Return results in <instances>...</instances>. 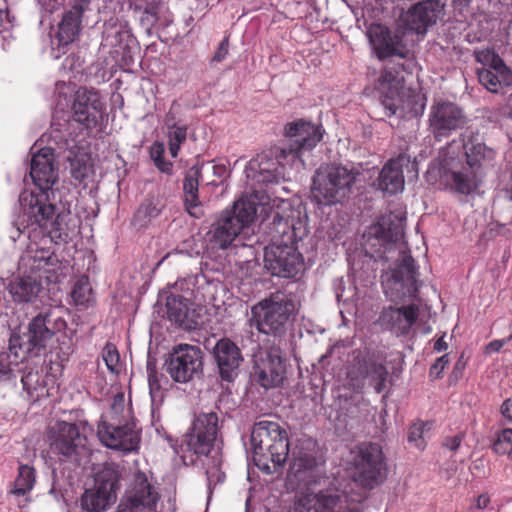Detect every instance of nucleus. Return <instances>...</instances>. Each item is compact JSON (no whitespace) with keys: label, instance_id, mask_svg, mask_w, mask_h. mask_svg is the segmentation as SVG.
Wrapping results in <instances>:
<instances>
[{"label":"nucleus","instance_id":"1","mask_svg":"<svg viewBox=\"0 0 512 512\" xmlns=\"http://www.w3.org/2000/svg\"><path fill=\"white\" fill-rule=\"evenodd\" d=\"M262 213V225L272 238V243L264 250L265 269L273 276L296 277L304 267L301 253L293 246V242L304 235L303 207L290 200L273 199L262 205Z\"/></svg>","mask_w":512,"mask_h":512},{"label":"nucleus","instance_id":"2","mask_svg":"<svg viewBox=\"0 0 512 512\" xmlns=\"http://www.w3.org/2000/svg\"><path fill=\"white\" fill-rule=\"evenodd\" d=\"M251 444L255 465L266 473L274 472L287 460L288 436L277 422L263 420L254 424Z\"/></svg>","mask_w":512,"mask_h":512},{"label":"nucleus","instance_id":"3","mask_svg":"<svg viewBox=\"0 0 512 512\" xmlns=\"http://www.w3.org/2000/svg\"><path fill=\"white\" fill-rule=\"evenodd\" d=\"M295 512H362L358 502L340 488L336 478L303 491Z\"/></svg>","mask_w":512,"mask_h":512},{"label":"nucleus","instance_id":"4","mask_svg":"<svg viewBox=\"0 0 512 512\" xmlns=\"http://www.w3.org/2000/svg\"><path fill=\"white\" fill-rule=\"evenodd\" d=\"M358 173L342 165L320 166L312 179L311 193L321 205H334L348 196Z\"/></svg>","mask_w":512,"mask_h":512},{"label":"nucleus","instance_id":"5","mask_svg":"<svg viewBox=\"0 0 512 512\" xmlns=\"http://www.w3.org/2000/svg\"><path fill=\"white\" fill-rule=\"evenodd\" d=\"M257 211L255 197H242L235 201L232 209L224 211L211 226V243L219 249L228 248L239 233L253 222Z\"/></svg>","mask_w":512,"mask_h":512},{"label":"nucleus","instance_id":"6","mask_svg":"<svg viewBox=\"0 0 512 512\" xmlns=\"http://www.w3.org/2000/svg\"><path fill=\"white\" fill-rule=\"evenodd\" d=\"M296 306L291 294L276 291L252 307V321L261 333L281 334L290 316L296 311Z\"/></svg>","mask_w":512,"mask_h":512},{"label":"nucleus","instance_id":"7","mask_svg":"<svg viewBox=\"0 0 512 512\" xmlns=\"http://www.w3.org/2000/svg\"><path fill=\"white\" fill-rule=\"evenodd\" d=\"M352 479L372 489L386 478L387 466L380 445L362 443L351 451Z\"/></svg>","mask_w":512,"mask_h":512},{"label":"nucleus","instance_id":"8","mask_svg":"<svg viewBox=\"0 0 512 512\" xmlns=\"http://www.w3.org/2000/svg\"><path fill=\"white\" fill-rule=\"evenodd\" d=\"M295 161L293 151L274 146L253 158L246 167V177L256 183H278L285 178V167Z\"/></svg>","mask_w":512,"mask_h":512},{"label":"nucleus","instance_id":"9","mask_svg":"<svg viewBox=\"0 0 512 512\" xmlns=\"http://www.w3.org/2000/svg\"><path fill=\"white\" fill-rule=\"evenodd\" d=\"M19 201L29 226H37L51 237H61L62 233L67 236L62 226L64 216H55V207L47 202L43 191L38 194L25 191L21 193Z\"/></svg>","mask_w":512,"mask_h":512},{"label":"nucleus","instance_id":"10","mask_svg":"<svg viewBox=\"0 0 512 512\" xmlns=\"http://www.w3.org/2000/svg\"><path fill=\"white\" fill-rule=\"evenodd\" d=\"M355 353L353 363L347 371L349 387L360 393L365 387L366 379H369L370 385L374 387L375 391L378 394L382 393L386 387L388 376L386 367L369 354H363L360 351Z\"/></svg>","mask_w":512,"mask_h":512},{"label":"nucleus","instance_id":"11","mask_svg":"<svg viewBox=\"0 0 512 512\" xmlns=\"http://www.w3.org/2000/svg\"><path fill=\"white\" fill-rule=\"evenodd\" d=\"M165 370L179 383H187L203 372V353L199 347L189 344L175 346L165 362Z\"/></svg>","mask_w":512,"mask_h":512},{"label":"nucleus","instance_id":"12","mask_svg":"<svg viewBox=\"0 0 512 512\" xmlns=\"http://www.w3.org/2000/svg\"><path fill=\"white\" fill-rule=\"evenodd\" d=\"M467 123L468 118L464 110L456 103L436 101L429 109L428 129L437 141L463 129Z\"/></svg>","mask_w":512,"mask_h":512},{"label":"nucleus","instance_id":"13","mask_svg":"<svg viewBox=\"0 0 512 512\" xmlns=\"http://www.w3.org/2000/svg\"><path fill=\"white\" fill-rule=\"evenodd\" d=\"M50 448L53 453L65 460L80 463L90 455L87 437L76 424L62 422L57 425L51 437Z\"/></svg>","mask_w":512,"mask_h":512},{"label":"nucleus","instance_id":"14","mask_svg":"<svg viewBox=\"0 0 512 512\" xmlns=\"http://www.w3.org/2000/svg\"><path fill=\"white\" fill-rule=\"evenodd\" d=\"M218 432V416L214 412L200 413L185 434L181 449L196 455H208L212 450Z\"/></svg>","mask_w":512,"mask_h":512},{"label":"nucleus","instance_id":"15","mask_svg":"<svg viewBox=\"0 0 512 512\" xmlns=\"http://www.w3.org/2000/svg\"><path fill=\"white\" fill-rule=\"evenodd\" d=\"M97 436L104 446L123 453L136 451L140 443V433L133 422L99 421Z\"/></svg>","mask_w":512,"mask_h":512},{"label":"nucleus","instance_id":"16","mask_svg":"<svg viewBox=\"0 0 512 512\" xmlns=\"http://www.w3.org/2000/svg\"><path fill=\"white\" fill-rule=\"evenodd\" d=\"M160 498L145 473L137 471L120 505L131 512H157Z\"/></svg>","mask_w":512,"mask_h":512},{"label":"nucleus","instance_id":"17","mask_svg":"<svg viewBox=\"0 0 512 512\" xmlns=\"http://www.w3.org/2000/svg\"><path fill=\"white\" fill-rule=\"evenodd\" d=\"M290 466V478L308 491L316 485L327 482L328 476L324 474L323 462L312 453L299 450L293 454Z\"/></svg>","mask_w":512,"mask_h":512},{"label":"nucleus","instance_id":"18","mask_svg":"<svg viewBox=\"0 0 512 512\" xmlns=\"http://www.w3.org/2000/svg\"><path fill=\"white\" fill-rule=\"evenodd\" d=\"M254 374L258 383L265 389L281 385L285 379L286 367L280 349L271 347L259 353L254 361Z\"/></svg>","mask_w":512,"mask_h":512},{"label":"nucleus","instance_id":"19","mask_svg":"<svg viewBox=\"0 0 512 512\" xmlns=\"http://www.w3.org/2000/svg\"><path fill=\"white\" fill-rule=\"evenodd\" d=\"M285 134L290 138L287 151H293L295 160L301 162L303 153L313 149L323 137L320 126L303 120L289 123L285 128Z\"/></svg>","mask_w":512,"mask_h":512},{"label":"nucleus","instance_id":"20","mask_svg":"<svg viewBox=\"0 0 512 512\" xmlns=\"http://www.w3.org/2000/svg\"><path fill=\"white\" fill-rule=\"evenodd\" d=\"M401 259L397 268L385 280L387 287L397 292L398 297H416L418 292L417 271L414 259L406 253L405 249H400Z\"/></svg>","mask_w":512,"mask_h":512},{"label":"nucleus","instance_id":"21","mask_svg":"<svg viewBox=\"0 0 512 512\" xmlns=\"http://www.w3.org/2000/svg\"><path fill=\"white\" fill-rule=\"evenodd\" d=\"M367 34L372 48L380 60L391 57L405 59L409 56V50L401 38L388 28L382 25H372Z\"/></svg>","mask_w":512,"mask_h":512},{"label":"nucleus","instance_id":"22","mask_svg":"<svg viewBox=\"0 0 512 512\" xmlns=\"http://www.w3.org/2000/svg\"><path fill=\"white\" fill-rule=\"evenodd\" d=\"M444 5L439 0H426L413 5L401 21L407 30L425 33L427 28L436 23L443 11Z\"/></svg>","mask_w":512,"mask_h":512},{"label":"nucleus","instance_id":"23","mask_svg":"<svg viewBox=\"0 0 512 512\" xmlns=\"http://www.w3.org/2000/svg\"><path fill=\"white\" fill-rule=\"evenodd\" d=\"M212 354L221 379L227 382L234 381L243 361L239 347L232 340L222 338L217 341Z\"/></svg>","mask_w":512,"mask_h":512},{"label":"nucleus","instance_id":"24","mask_svg":"<svg viewBox=\"0 0 512 512\" xmlns=\"http://www.w3.org/2000/svg\"><path fill=\"white\" fill-rule=\"evenodd\" d=\"M414 168L407 154H399L390 159L382 168L378 177V186L381 190L390 194H396L404 188V168Z\"/></svg>","mask_w":512,"mask_h":512},{"label":"nucleus","instance_id":"25","mask_svg":"<svg viewBox=\"0 0 512 512\" xmlns=\"http://www.w3.org/2000/svg\"><path fill=\"white\" fill-rule=\"evenodd\" d=\"M54 157L51 148H42L32 156L30 176L42 191L48 190L57 181L54 168Z\"/></svg>","mask_w":512,"mask_h":512},{"label":"nucleus","instance_id":"26","mask_svg":"<svg viewBox=\"0 0 512 512\" xmlns=\"http://www.w3.org/2000/svg\"><path fill=\"white\" fill-rule=\"evenodd\" d=\"M102 107L97 91L79 88L72 106L73 119L82 124L96 123Z\"/></svg>","mask_w":512,"mask_h":512},{"label":"nucleus","instance_id":"27","mask_svg":"<svg viewBox=\"0 0 512 512\" xmlns=\"http://www.w3.org/2000/svg\"><path fill=\"white\" fill-rule=\"evenodd\" d=\"M404 218L398 214L390 213L381 218V220L370 227L369 234L387 245H397L404 248L401 243L404 236Z\"/></svg>","mask_w":512,"mask_h":512},{"label":"nucleus","instance_id":"28","mask_svg":"<svg viewBox=\"0 0 512 512\" xmlns=\"http://www.w3.org/2000/svg\"><path fill=\"white\" fill-rule=\"evenodd\" d=\"M88 4V0L76 2L71 9L64 14L57 33L59 44L69 45L79 37L83 13L87 9Z\"/></svg>","mask_w":512,"mask_h":512},{"label":"nucleus","instance_id":"29","mask_svg":"<svg viewBox=\"0 0 512 512\" xmlns=\"http://www.w3.org/2000/svg\"><path fill=\"white\" fill-rule=\"evenodd\" d=\"M454 162L455 158L450 155V147L443 149L440 154V171L451 172L455 190L462 194H469L477 186V172L457 171L454 169Z\"/></svg>","mask_w":512,"mask_h":512},{"label":"nucleus","instance_id":"30","mask_svg":"<svg viewBox=\"0 0 512 512\" xmlns=\"http://www.w3.org/2000/svg\"><path fill=\"white\" fill-rule=\"evenodd\" d=\"M418 311V306L414 304L399 308L389 307L382 312L381 321L397 333L406 334L416 322Z\"/></svg>","mask_w":512,"mask_h":512},{"label":"nucleus","instance_id":"31","mask_svg":"<svg viewBox=\"0 0 512 512\" xmlns=\"http://www.w3.org/2000/svg\"><path fill=\"white\" fill-rule=\"evenodd\" d=\"M201 166H192L185 174L183 181L184 204L187 212L194 218L203 216L202 204L198 197L199 180L201 178Z\"/></svg>","mask_w":512,"mask_h":512},{"label":"nucleus","instance_id":"32","mask_svg":"<svg viewBox=\"0 0 512 512\" xmlns=\"http://www.w3.org/2000/svg\"><path fill=\"white\" fill-rule=\"evenodd\" d=\"M49 314H39L29 324L27 337L28 350L45 347L54 332L47 326L49 322Z\"/></svg>","mask_w":512,"mask_h":512},{"label":"nucleus","instance_id":"33","mask_svg":"<svg viewBox=\"0 0 512 512\" xmlns=\"http://www.w3.org/2000/svg\"><path fill=\"white\" fill-rule=\"evenodd\" d=\"M121 471L115 463H105L94 475V487L105 493L117 495Z\"/></svg>","mask_w":512,"mask_h":512},{"label":"nucleus","instance_id":"34","mask_svg":"<svg viewBox=\"0 0 512 512\" xmlns=\"http://www.w3.org/2000/svg\"><path fill=\"white\" fill-rule=\"evenodd\" d=\"M165 134L168 138L169 152L173 158L178 156L181 145L187 138V125L176 120L170 110L164 118Z\"/></svg>","mask_w":512,"mask_h":512},{"label":"nucleus","instance_id":"35","mask_svg":"<svg viewBox=\"0 0 512 512\" xmlns=\"http://www.w3.org/2000/svg\"><path fill=\"white\" fill-rule=\"evenodd\" d=\"M117 499V495L105 493L95 488L86 489L82 494L80 503L81 508L87 512H105Z\"/></svg>","mask_w":512,"mask_h":512},{"label":"nucleus","instance_id":"36","mask_svg":"<svg viewBox=\"0 0 512 512\" xmlns=\"http://www.w3.org/2000/svg\"><path fill=\"white\" fill-rule=\"evenodd\" d=\"M466 163L470 170L478 172L485 165L492 162L495 156L493 149L484 143L470 141L464 144Z\"/></svg>","mask_w":512,"mask_h":512},{"label":"nucleus","instance_id":"37","mask_svg":"<svg viewBox=\"0 0 512 512\" xmlns=\"http://www.w3.org/2000/svg\"><path fill=\"white\" fill-rule=\"evenodd\" d=\"M479 82L489 91L497 92L502 86L512 83V72L510 69L491 70L488 68L477 69Z\"/></svg>","mask_w":512,"mask_h":512},{"label":"nucleus","instance_id":"38","mask_svg":"<svg viewBox=\"0 0 512 512\" xmlns=\"http://www.w3.org/2000/svg\"><path fill=\"white\" fill-rule=\"evenodd\" d=\"M40 284L30 278H20L9 285L10 294L16 302H31L40 292Z\"/></svg>","mask_w":512,"mask_h":512},{"label":"nucleus","instance_id":"39","mask_svg":"<svg viewBox=\"0 0 512 512\" xmlns=\"http://www.w3.org/2000/svg\"><path fill=\"white\" fill-rule=\"evenodd\" d=\"M167 317L179 326H186L189 313L188 300L182 296H170L166 303Z\"/></svg>","mask_w":512,"mask_h":512},{"label":"nucleus","instance_id":"40","mask_svg":"<svg viewBox=\"0 0 512 512\" xmlns=\"http://www.w3.org/2000/svg\"><path fill=\"white\" fill-rule=\"evenodd\" d=\"M131 411L126 407L125 404V396L123 393H117L113 397V401L110 405V410L108 413L101 416L100 421H115V422H131Z\"/></svg>","mask_w":512,"mask_h":512},{"label":"nucleus","instance_id":"41","mask_svg":"<svg viewBox=\"0 0 512 512\" xmlns=\"http://www.w3.org/2000/svg\"><path fill=\"white\" fill-rule=\"evenodd\" d=\"M162 210V205L159 201L146 200L144 201L133 217L135 226L142 228L147 226L154 218L158 217Z\"/></svg>","mask_w":512,"mask_h":512},{"label":"nucleus","instance_id":"42","mask_svg":"<svg viewBox=\"0 0 512 512\" xmlns=\"http://www.w3.org/2000/svg\"><path fill=\"white\" fill-rule=\"evenodd\" d=\"M36 475L33 467L29 465H20L18 476L14 481V488L11 493L16 496H24L35 484Z\"/></svg>","mask_w":512,"mask_h":512},{"label":"nucleus","instance_id":"43","mask_svg":"<svg viewBox=\"0 0 512 512\" xmlns=\"http://www.w3.org/2000/svg\"><path fill=\"white\" fill-rule=\"evenodd\" d=\"M71 296L77 306L88 307L94 301L88 278L82 277L75 283Z\"/></svg>","mask_w":512,"mask_h":512},{"label":"nucleus","instance_id":"44","mask_svg":"<svg viewBox=\"0 0 512 512\" xmlns=\"http://www.w3.org/2000/svg\"><path fill=\"white\" fill-rule=\"evenodd\" d=\"M71 175L75 180L84 181L92 172V166L86 156H76L71 160Z\"/></svg>","mask_w":512,"mask_h":512},{"label":"nucleus","instance_id":"45","mask_svg":"<svg viewBox=\"0 0 512 512\" xmlns=\"http://www.w3.org/2000/svg\"><path fill=\"white\" fill-rule=\"evenodd\" d=\"M404 69V64H397L392 68L386 67L379 78L381 85H386L389 88L397 89L403 80L400 72Z\"/></svg>","mask_w":512,"mask_h":512},{"label":"nucleus","instance_id":"46","mask_svg":"<svg viewBox=\"0 0 512 512\" xmlns=\"http://www.w3.org/2000/svg\"><path fill=\"white\" fill-rule=\"evenodd\" d=\"M165 147L163 143H154L151 148V158L155 166L163 173L171 174L173 165L164 159Z\"/></svg>","mask_w":512,"mask_h":512},{"label":"nucleus","instance_id":"47","mask_svg":"<svg viewBox=\"0 0 512 512\" xmlns=\"http://www.w3.org/2000/svg\"><path fill=\"white\" fill-rule=\"evenodd\" d=\"M102 358L107 368L112 373H119L121 370V364L119 359V353L116 347L110 343L106 344L102 352Z\"/></svg>","mask_w":512,"mask_h":512},{"label":"nucleus","instance_id":"48","mask_svg":"<svg viewBox=\"0 0 512 512\" xmlns=\"http://www.w3.org/2000/svg\"><path fill=\"white\" fill-rule=\"evenodd\" d=\"M493 450L498 454L512 452V429H504L493 444Z\"/></svg>","mask_w":512,"mask_h":512},{"label":"nucleus","instance_id":"49","mask_svg":"<svg viewBox=\"0 0 512 512\" xmlns=\"http://www.w3.org/2000/svg\"><path fill=\"white\" fill-rule=\"evenodd\" d=\"M428 431L427 424L414 423L410 426L408 432V441L414 444L415 447L422 449L424 447V433Z\"/></svg>","mask_w":512,"mask_h":512},{"label":"nucleus","instance_id":"50","mask_svg":"<svg viewBox=\"0 0 512 512\" xmlns=\"http://www.w3.org/2000/svg\"><path fill=\"white\" fill-rule=\"evenodd\" d=\"M448 362V355H443L438 358L430 368V376L433 378H439Z\"/></svg>","mask_w":512,"mask_h":512},{"label":"nucleus","instance_id":"51","mask_svg":"<svg viewBox=\"0 0 512 512\" xmlns=\"http://www.w3.org/2000/svg\"><path fill=\"white\" fill-rule=\"evenodd\" d=\"M483 68H488L491 70L509 69L505 65L502 58L495 51H493L492 55L490 56L489 60L487 61Z\"/></svg>","mask_w":512,"mask_h":512},{"label":"nucleus","instance_id":"52","mask_svg":"<svg viewBox=\"0 0 512 512\" xmlns=\"http://www.w3.org/2000/svg\"><path fill=\"white\" fill-rule=\"evenodd\" d=\"M483 68H488L491 70L509 69L505 65L502 58L495 51H493L492 55L490 56L489 60L487 61Z\"/></svg>","mask_w":512,"mask_h":512},{"label":"nucleus","instance_id":"53","mask_svg":"<svg viewBox=\"0 0 512 512\" xmlns=\"http://www.w3.org/2000/svg\"><path fill=\"white\" fill-rule=\"evenodd\" d=\"M229 38L225 37L219 44L217 51L215 52L212 60L221 62L228 54Z\"/></svg>","mask_w":512,"mask_h":512},{"label":"nucleus","instance_id":"54","mask_svg":"<svg viewBox=\"0 0 512 512\" xmlns=\"http://www.w3.org/2000/svg\"><path fill=\"white\" fill-rule=\"evenodd\" d=\"M11 372L9 356L6 353L0 354V380Z\"/></svg>","mask_w":512,"mask_h":512},{"label":"nucleus","instance_id":"55","mask_svg":"<svg viewBox=\"0 0 512 512\" xmlns=\"http://www.w3.org/2000/svg\"><path fill=\"white\" fill-rule=\"evenodd\" d=\"M462 439H463L462 434H457L453 437H448L444 441V446L447 447L448 449H450L451 451H456L459 448V446L462 442Z\"/></svg>","mask_w":512,"mask_h":512},{"label":"nucleus","instance_id":"56","mask_svg":"<svg viewBox=\"0 0 512 512\" xmlns=\"http://www.w3.org/2000/svg\"><path fill=\"white\" fill-rule=\"evenodd\" d=\"M494 50L491 49H481V50H475L474 51V57L475 60L479 63H481L483 66L487 63L490 56L492 55Z\"/></svg>","mask_w":512,"mask_h":512},{"label":"nucleus","instance_id":"57","mask_svg":"<svg viewBox=\"0 0 512 512\" xmlns=\"http://www.w3.org/2000/svg\"><path fill=\"white\" fill-rule=\"evenodd\" d=\"M501 414L512 423V399H507L501 405Z\"/></svg>","mask_w":512,"mask_h":512},{"label":"nucleus","instance_id":"58","mask_svg":"<svg viewBox=\"0 0 512 512\" xmlns=\"http://www.w3.org/2000/svg\"><path fill=\"white\" fill-rule=\"evenodd\" d=\"M504 342H505L504 340H494V341H491L488 345H486L485 353L490 354V353H494V352L500 351V349L504 345Z\"/></svg>","mask_w":512,"mask_h":512},{"label":"nucleus","instance_id":"59","mask_svg":"<svg viewBox=\"0 0 512 512\" xmlns=\"http://www.w3.org/2000/svg\"><path fill=\"white\" fill-rule=\"evenodd\" d=\"M490 503V497L488 494H481L477 497L475 502V508L476 509H485L488 507Z\"/></svg>","mask_w":512,"mask_h":512},{"label":"nucleus","instance_id":"60","mask_svg":"<svg viewBox=\"0 0 512 512\" xmlns=\"http://www.w3.org/2000/svg\"><path fill=\"white\" fill-rule=\"evenodd\" d=\"M382 105H383L384 109L386 110V112H385L386 116H392L396 113L397 107L390 99L383 100Z\"/></svg>","mask_w":512,"mask_h":512},{"label":"nucleus","instance_id":"61","mask_svg":"<svg viewBox=\"0 0 512 512\" xmlns=\"http://www.w3.org/2000/svg\"><path fill=\"white\" fill-rule=\"evenodd\" d=\"M448 348V344L445 342L444 337H440L434 344V349L438 352L444 351Z\"/></svg>","mask_w":512,"mask_h":512},{"label":"nucleus","instance_id":"62","mask_svg":"<svg viewBox=\"0 0 512 512\" xmlns=\"http://www.w3.org/2000/svg\"><path fill=\"white\" fill-rule=\"evenodd\" d=\"M33 377V374L32 373H28L26 376H23L22 379H21V382L23 384V388L28 392V393H31V385H30V380L31 378Z\"/></svg>","mask_w":512,"mask_h":512},{"label":"nucleus","instance_id":"63","mask_svg":"<svg viewBox=\"0 0 512 512\" xmlns=\"http://www.w3.org/2000/svg\"><path fill=\"white\" fill-rule=\"evenodd\" d=\"M465 368V363L462 360H458L454 366L453 375H455L456 378L461 376L462 371Z\"/></svg>","mask_w":512,"mask_h":512},{"label":"nucleus","instance_id":"64","mask_svg":"<svg viewBox=\"0 0 512 512\" xmlns=\"http://www.w3.org/2000/svg\"><path fill=\"white\" fill-rule=\"evenodd\" d=\"M147 368L149 370V375H148L149 384H150V386H153L156 383L155 369H154V367L152 368V365L150 362H148Z\"/></svg>","mask_w":512,"mask_h":512}]
</instances>
